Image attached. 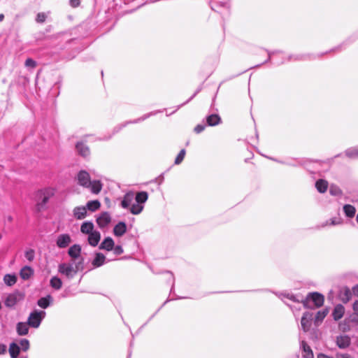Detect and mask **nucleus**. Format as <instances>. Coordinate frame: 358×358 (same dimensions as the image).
Segmentation results:
<instances>
[{
  "label": "nucleus",
  "mask_w": 358,
  "mask_h": 358,
  "mask_svg": "<svg viewBox=\"0 0 358 358\" xmlns=\"http://www.w3.org/2000/svg\"><path fill=\"white\" fill-rule=\"evenodd\" d=\"M281 299H287L294 302L302 303L305 308H310L308 303L310 301H312L315 306L317 308L322 306L324 303V296L317 292L310 293L306 299H303V298L299 299L298 296H294L292 294H282L280 295Z\"/></svg>",
  "instance_id": "1"
},
{
  "label": "nucleus",
  "mask_w": 358,
  "mask_h": 358,
  "mask_svg": "<svg viewBox=\"0 0 358 358\" xmlns=\"http://www.w3.org/2000/svg\"><path fill=\"white\" fill-rule=\"evenodd\" d=\"M77 180L80 185L90 189L94 194H98L101 190L102 185L100 181H91L90 174L86 171H80L77 175Z\"/></svg>",
  "instance_id": "2"
},
{
  "label": "nucleus",
  "mask_w": 358,
  "mask_h": 358,
  "mask_svg": "<svg viewBox=\"0 0 358 358\" xmlns=\"http://www.w3.org/2000/svg\"><path fill=\"white\" fill-rule=\"evenodd\" d=\"M84 268L82 260L80 262H71V263H62L58 266V271L65 275L67 278H72L78 271H82Z\"/></svg>",
  "instance_id": "3"
},
{
  "label": "nucleus",
  "mask_w": 358,
  "mask_h": 358,
  "mask_svg": "<svg viewBox=\"0 0 358 358\" xmlns=\"http://www.w3.org/2000/svg\"><path fill=\"white\" fill-rule=\"evenodd\" d=\"M55 189L48 187L38 192V201L37 203L38 210H41L45 207L48 200L55 194Z\"/></svg>",
  "instance_id": "4"
},
{
  "label": "nucleus",
  "mask_w": 358,
  "mask_h": 358,
  "mask_svg": "<svg viewBox=\"0 0 358 358\" xmlns=\"http://www.w3.org/2000/svg\"><path fill=\"white\" fill-rule=\"evenodd\" d=\"M45 315V312L43 310H34L31 312L27 320L29 326L36 329L39 327Z\"/></svg>",
  "instance_id": "5"
},
{
  "label": "nucleus",
  "mask_w": 358,
  "mask_h": 358,
  "mask_svg": "<svg viewBox=\"0 0 358 358\" xmlns=\"http://www.w3.org/2000/svg\"><path fill=\"white\" fill-rule=\"evenodd\" d=\"M81 246L78 244H74L71 246L68 250V255L71 258V262H76L82 260L84 266V258L81 256Z\"/></svg>",
  "instance_id": "6"
},
{
  "label": "nucleus",
  "mask_w": 358,
  "mask_h": 358,
  "mask_svg": "<svg viewBox=\"0 0 358 358\" xmlns=\"http://www.w3.org/2000/svg\"><path fill=\"white\" fill-rule=\"evenodd\" d=\"M24 295L20 292H15L9 294L5 300V306L9 308L14 307L18 302L24 299Z\"/></svg>",
  "instance_id": "7"
},
{
  "label": "nucleus",
  "mask_w": 358,
  "mask_h": 358,
  "mask_svg": "<svg viewBox=\"0 0 358 358\" xmlns=\"http://www.w3.org/2000/svg\"><path fill=\"white\" fill-rule=\"evenodd\" d=\"M313 319V314L310 312H306L303 313L301 320V325L303 331L307 332L309 331L311 326V320Z\"/></svg>",
  "instance_id": "8"
},
{
  "label": "nucleus",
  "mask_w": 358,
  "mask_h": 358,
  "mask_svg": "<svg viewBox=\"0 0 358 358\" xmlns=\"http://www.w3.org/2000/svg\"><path fill=\"white\" fill-rule=\"evenodd\" d=\"M110 222L111 217L108 212H103L96 217V223L100 228H104L107 227Z\"/></svg>",
  "instance_id": "9"
},
{
  "label": "nucleus",
  "mask_w": 358,
  "mask_h": 358,
  "mask_svg": "<svg viewBox=\"0 0 358 358\" xmlns=\"http://www.w3.org/2000/svg\"><path fill=\"white\" fill-rule=\"evenodd\" d=\"M78 153L83 157H88L90 155V148L83 141H79L76 145Z\"/></svg>",
  "instance_id": "10"
},
{
  "label": "nucleus",
  "mask_w": 358,
  "mask_h": 358,
  "mask_svg": "<svg viewBox=\"0 0 358 358\" xmlns=\"http://www.w3.org/2000/svg\"><path fill=\"white\" fill-rule=\"evenodd\" d=\"M87 214L85 206H77L73 210V215L77 220H83L86 217Z\"/></svg>",
  "instance_id": "11"
},
{
  "label": "nucleus",
  "mask_w": 358,
  "mask_h": 358,
  "mask_svg": "<svg viewBox=\"0 0 358 358\" xmlns=\"http://www.w3.org/2000/svg\"><path fill=\"white\" fill-rule=\"evenodd\" d=\"M71 242V239L69 234H61L57 238V245L60 248H64L67 247Z\"/></svg>",
  "instance_id": "12"
},
{
  "label": "nucleus",
  "mask_w": 358,
  "mask_h": 358,
  "mask_svg": "<svg viewBox=\"0 0 358 358\" xmlns=\"http://www.w3.org/2000/svg\"><path fill=\"white\" fill-rule=\"evenodd\" d=\"M101 239V234L99 231L94 230L90 234L88 235V243L90 245L95 247L98 245Z\"/></svg>",
  "instance_id": "13"
},
{
  "label": "nucleus",
  "mask_w": 358,
  "mask_h": 358,
  "mask_svg": "<svg viewBox=\"0 0 358 358\" xmlns=\"http://www.w3.org/2000/svg\"><path fill=\"white\" fill-rule=\"evenodd\" d=\"M352 292L348 287H344L340 291L339 299L344 303H348L352 298Z\"/></svg>",
  "instance_id": "14"
},
{
  "label": "nucleus",
  "mask_w": 358,
  "mask_h": 358,
  "mask_svg": "<svg viewBox=\"0 0 358 358\" xmlns=\"http://www.w3.org/2000/svg\"><path fill=\"white\" fill-rule=\"evenodd\" d=\"M134 199V194L132 192H129L124 194L123 199L121 202V206L123 208H128Z\"/></svg>",
  "instance_id": "15"
},
{
  "label": "nucleus",
  "mask_w": 358,
  "mask_h": 358,
  "mask_svg": "<svg viewBox=\"0 0 358 358\" xmlns=\"http://www.w3.org/2000/svg\"><path fill=\"white\" fill-rule=\"evenodd\" d=\"M336 344L340 348H346L350 344V338L346 335L338 336L336 338Z\"/></svg>",
  "instance_id": "16"
},
{
  "label": "nucleus",
  "mask_w": 358,
  "mask_h": 358,
  "mask_svg": "<svg viewBox=\"0 0 358 358\" xmlns=\"http://www.w3.org/2000/svg\"><path fill=\"white\" fill-rule=\"evenodd\" d=\"M127 231V225L124 222H120L113 229V233L116 236H122Z\"/></svg>",
  "instance_id": "17"
},
{
  "label": "nucleus",
  "mask_w": 358,
  "mask_h": 358,
  "mask_svg": "<svg viewBox=\"0 0 358 358\" xmlns=\"http://www.w3.org/2000/svg\"><path fill=\"white\" fill-rule=\"evenodd\" d=\"M301 348H302L303 350L302 357L303 358H313V352L306 341H301Z\"/></svg>",
  "instance_id": "18"
},
{
  "label": "nucleus",
  "mask_w": 358,
  "mask_h": 358,
  "mask_svg": "<svg viewBox=\"0 0 358 358\" xmlns=\"http://www.w3.org/2000/svg\"><path fill=\"white\" fill-rule=\"evenodd\" d=\"M34 275V270L29 266L22 267L20 271V278L24 280H28Z\"/></svg>",
  "instance_id": "19"
},
{
  "label": "nucleus",
  "mask_w": 358,
  "mask_h": 358,
  "mask_svg": "<svg viewBox=\"0 0 358 358\" xmlns=\"http://www.w3.org/2000/svg\"><path fill=\"white\" fill-rule=\"evenodd\" d=\"M114 241L110 237L106 238L101 245H99V249L106 250L107 251H110L114 248Z\"/></svg>",
  "instance_id": "20"
},
{
  "label": "nucleus",
  "mask_w": 358,
  "mask_h": 358,
  "mask_svg": "<svg viewBox=\"0 0 358 358\" xmlns=\"http://www.w3.org/2000/svg\"><path fill=\"white\" fill-rule=\"evenodd\" d=\"M94 224L92 222H84L80 226V231L84 234L89 235L94 231Z\"/></svg>",
  "instance_id": "21"
},
{
  "label": "nucleus",
  "mask_w": 358,
  "mask_h": 358,
  "mask_svg": "<svg viewBox=\"0 0 358 358\" xmlns=\"http://www.w3.org/2000/svg\"><path fill=\"white\" fill-rule=\"evenodd\" d=\"M345 308L343 305L338 304L336 306L333 311V317L335 320H340L344 315Z\"/></svg>",
  "instance_id": "22"
},
{
  "label": "nucleus",
  "mask_w": 358,
  "mask_h": 358,
  "mask_svg": "<svg viewBox=\"0 0 358 358\" xmlns=\"http://www.w3.org/2000/svg\"><path fill=\"white\" fill-rule=\"evenodd\" d=\"M29 324L25 322H18L17 324L16 330L20 336L27 335L29 332Z\"/></svg>",
  "instance_id": "23"
},
{
  "label": "nucleus",
  "mask_w": 358,
  "mask_h": 358,
  "mask_svg": "<svg viewBox=\"0 0 358 358\" xmlns=\"http://www.w3.org/2000/svg\"><path fill=\"white\" fill-rule=\"evenodd\" d=\"M8 351L11 358H17L20 352V348L17 343H11Z\"/></svg>",
  "instance_id": "24"
},
{
  "label": "nucleus",
  "mask_w": 358,
  "mask_h": 358,
  "mask_svg": "<svg viewBox=\"0 0 358 358\" xmlns=\"http://www.w3.org/2000/svg\"><path fill=\"white\" fill-rule=\"evenodd\" d=\"M106 257L102 253H96L92 264L95 267H99L104 264Z\"/></svg>",
  "instance_id": "25"
},
{
  "label": "nucleus",
  "mask_w": 358,
  "mask_h": 358,
  "mask_svg": "<svg viewBox=\"0 0 358 358\" xmlns=\"http://www.w3.org/2000/svg\"><path fill=\"white\" fill-rule=\"evenodd\" d=\"M3 282L8 286H13L17 282L15 274H6L3 277Z\"/></svg>",
  "instance_id": "26"
},
{
  "label": "nucleus",
  "mask_w": 358,
  "mask_h": 358,
  "mask_svg": "<svg viewBox=\"0 0 358 358\" xmlns=\"http://www.w3.org/2000/svg\"><path fill=\"white\" fill-rule=\"evenodd\" d=\"M315 187L319 192L324 193L327 189L328 182L324 180L320 179L315 182Z\"/></svg>",
  "instance_id": "27"
},
{
  "label": "nucleus",
  "mask_w": 358,
  "mask_h": 358,
  "mask_svg": "<svg viewBox=\"0 0 358 358\" xmlns=\"http://www.w3.org/2000/svg\"><path fill=\"white\" fill-rule=\"evenodd\" d=\"M101 206V203L98 200L90 201L87 203L86 208L87 210L90 211L94 212L98 210Z\"/></svg>",
  "instance_id": "28"
},
{
  "label": "nucleus",
  "mask_w": 358,
  "mask_h": 358,
  "mask_svg": "<svg viewBox=\"0 0 358 358\" xmlns=\"http://www.w3.org/2000/svg\"><path fill=\"white\" fill-rule=\"evenodd\" d=\"M221 119L218 115L213 114L207 117V123L209 126H215L218 124Z\"/></svg>",
  "instance_id": "29"
},
{
  "label": "nucleus",
  "mask_w": 358,
  "mask_h": 358,
  "mask_svg": "<svg viewBox=\"0 0 358 358\" xmlns=\"http://www.w3.org/2000/svg\"><path fill=\"white\" fill-rule=\"evenodd\" d=\"M345 155L350 159L358 158V146L347 149L345 152Z\"/></svg>",
  "instance_id": "30"
},
{
  "label": "nucleus",
  "mask_w": 358,
  "mask_h": 358,
  "mask_svg": "<svg viewBox=\"0 0 358 358\" xmlns=\"http://www.w3.org/2000/svg\"><path fill=\"white\" fill-rule=\"evenodd\" d=\"M50 286L55 289H60L62 286V282L60 278L57 276H54L50 279Z\"/></svg>",
  "instance_id": "31"
},
{
  "label": "nucleus",
  "mask_w": 358,
  "mask_h": 358,
  "mask_svg": "<svg viewBox=\"0 0 358 358\" xmlns=\"http://www.w3.org/2000/svg\"><path fill=\"white\" fill-rule=\"evenodd\" d=\"M51 299V296L48 295L46 297H42L38 299L37 304L42 308H47L50 305V301Z\"/></svg>",
  "instance_id": "32"
},
{
  "label": "nucleus",
  "mask_w": 358,
  "mask_h": 358,
  "mask_svg": "<svg viewBox=\"0 0 358 358\" xmlns=\"http://www.w3.org/2000/svg\"><path fill=\"white\" fill-rule=\"evenodd\" d=\"M148 198V194L146 192H141L136 194L135 199L136 203H138L142 205L144 203Z\"/></svg>",
  "instance_id": "33"
},
{
  "label": "nucleus",
  "mask_w": 358,
  "mask_h": 358,
  "mask_svg": "<svg viewBox=\"0 0 358 358\" xmlns=\"http://www.w3.org/2000/svg\"><path fill=\"white\" fill-rule=\"evenodd\" d=\"M343 211L347 217H354L356 210L355 208L350 204H346L343 206Z\"/></svg>",
  "instance_id": "34"
},
{
  "label": "nucleus",
  "mask_w": 358,
  "mask_h": 358,
  "mask_svg": "<svg viewBox=\"0 0 358 358\" xmlns=\"http://www.w3.org/2000/svg\"><path fill=\"white\" fill-rule=\"evenodd\" d=\"M327 310H320L317 313L315 317V324L318 325L327 315Z\"/></svg>",
  "instance_id": "35"
},
{
  "label": "nucleus",
  "mask_w": 358,
  "mask_h": 358,
  "mask_svg": "<svg viewBox=\"0 0 358 358\" xmlns=\"http://www.w3.org/2000/svg\"><path fill=\"white\" fill-rule=\"evenodd\" d=\"M143 209V205H141L138 203H134L130 207V212L133 215H138L142 212Z\"/></svg>",
  "instance_id": "36"
},
{
  "label": "nucleus",
  "mask_w": 358,
  "mask_h": 358,
  "mask_svg": "<svg viewBox=\"0 0 358 358\" xmlns=\"http://www.w3.org/2000/svg\"><path fill=\"white\" fill-rule=\"evenodd\" d=\"M329 192L331 195L334 196H339L342 194L341 189L335 185H331L330 187Z\"/></svg>",
  "instance_id": "37"
},
{
  "label": "nucleus",
  "mask_w": 358,
  "mask_h": 358,
  "mask_svg": "<svg viewBox=\"0 0 358 358\" xmlns=\"http://www.w3.org/2000/svg\"><path fill=\"white\" fill-rule=\"evenodd\" d=\"M20 344L22 350L24 352H26V351H27L29 350V341L27 339H26V338L21 339L20 341Z\"/></svg>",
  "instance_id": "38"
},
{
  "label": "nucleus",
  "mask_w": 358,
  "mask_h": 358,
  "mask_svg": "<svg viewBox=\"0 0 358 358\" xmlns=\"http://www.w3.org/2000/svg\"><path fill=\"white\" fill-rule=\"evenodd\" d=\"M185 155V150L184 149H182L180 151L179 154L176 157V158L175 159V164H180L182 162V161L183 160Z\"/></svg>",
  "instance_id": "39"
},
{
  "label": "nucleus",
  "mask_w": 358,
  "mask_h": 358,
  "mask_svg": "<svg viewBox=\"0 0 358 358\" xmlns=\"http://www.w3.org/2000/svg\"><path fill=\"white\" fill-rule=\"evenodd\" d=\"M24 256L27 260L32 262L35 257V252L34 250L29 249L25 252Z\"/></svg>",
  "instance_id": "40"
},
{
  "label": "nucleus",
  "mask_w": 358,
  "mask_h": 358,
  "mask_svg": "<svg viewBox=\"0 0 358 358\" xmlns=\"http://www.w3.org/2000/svg\"><path fill=\"white\" fill-rule=\"evenodd\" d=\"M25 66L26 67H28V68H31V69H34L36 66V62L31 59V58H28L26 61H25Z\"/></svg>",
  "instance_id": "41"
},
{
  "label": "nucleus",
  "mask_w": 358,
  "mask_h": 358,
  "mask_svg": "<svg viewBox=\"0 0 358 358\" xmlns=\"http://www.w3.org/2000/svg\"><path fill=\"white\" fill-rule=\"evenodd\" d=\"M46 17H47V15L45 13H38V15L36 16V20L38 23H43L45 21Z\"/></svg>",
  "instance_id": "42"
},
{
  "label": "nucleus",
  "mask_w": 358,
  "mask_h": 358,
  "mask_svg": "<svg viewBox=\"0 0 358 358\" xmlns=\"http://www.w3.org/2000/svg\"><path fill=\"white\" fill-rule=\"evenodd\" d=\"M342 223V219L341 217H333L330 220L331 225H338Z\"/></svg>",
  "instance_id": "43"
},
{
  "label": "nucleus",
  "mask_w": 358,
  "mask_h": 358,
  "mask_svg": "<svg viewBox=\"0 0 358 358\" xmlns=\"http://www.w3.org/2000/svg\"><path fill=\"white\" fill-rule=\"evenodd\" d=\"M113 250L116 255H120L123 253V249L120 245L114 246Z\"/></svg>",
  "instance_id": "44"
},
{
  "label": "nucleus",
  "mask_w": 358,
  "mask_h": 358,
  "mask_svg": "<svg viewBox=\"0 0 358 358\" xmlns=\"http://www.w3.org/2000/svg\"><path fill=\"white\" fill-rule=\"evenodd\" d=\"M205 129V125H203V124H198L194 128V131L197 134H199L201 133V131H203Z\"/></svg>",
  "instance_id": "45"
},
{
  "label": "nucleus",
  "mask_w": 358,
  "mask_h": 358,
  "mask_svg": "<svg viewBox=\"0 0 358 358\" xmlns=\"http://www.w3.org/2000/svg\"><path fill=\"white\" fill-rule=\"evenodd\" d=\"M6 345L3 343H0V355H3L6 353Z\"/></svg>",
  "instance_id": "46"
},
{
  "label": "nucleus",
  "mask_w": 358,
  "mask_h": 358,
  "mask_svg": "<svg viewBox=\"0 0 358 358\" xmlns=\"http://www.w3.org/2000/svg\"><path fill=\"white\" fill-rule=\"evenodd\" d=\"M70 3L72 6L76 7L80 4V0H70Z\"/></svg>",
  "instance_id": "47"
},
{
  "label": "nucleus",
  "mask_w": 358,
  "mask_h": 358,
  "mask_svg": "<svg viewBox=\"0 0 358 358\" xmlns=\"http://www.w3.org/2000/svg\"><path fill=\"white\" fill-rule=\"evenodd\" d=\"M353 310L356 313H358V300L355 301L353 303Z\"/></svg>",
  "instance_id": "48"
},
{
  "label": "nucleus",
  "mask_w": 358,
  "mask_h": 358,
  "mask_svg": "<svg viewBox=\"0 0 358 358\" xmlns=\"http://www.w3.org/2000/svg\"><path fill=\"white\" fill-rule=\"evenodd\" d=\"M352 293H353L355 295H356V296H358V285H357L354 286V287H352Z\"/></svg>",
  "instance_id": "49"
},
{
  "label": "nucleus",
  "mask_w": 358,
  "mask_h": 358,
  "mask_svg": "<svg viewBox=\"0 0 358 358\" xmlns=\"http://www.w3.org/2000/svg\"><path fill=\"white\" fill-rule=\"evenodd\" d=\"M317 358H333V357H329L328 355H326L323 353H320L317 355Z\"/></svg>",
  "instance_id": "50"
},
{
  "label": "nucleus",
  "mask_w": 358,
  "mask_h": 358,
  "mask_svg": "<svg viewBox=\"0 0 358 358\" xmlns=\"http://www.w3.org/2000/svg\"><path fill=\"white\" fill-rule=\"evenodd\" d=\"M4 18L3 14H0V22H1Z\"/></svg>",
  "instance_id": "51"
},
{
  "label": "nucleus",
  "mask_w": 358,
  "mask_h": 358,
  "mask_svg": "<svg viewBox=\"0 0 358 358\" xmlns=\"http://www.w3.org/2000/svg\"><path fill=\"white\" fill-rule=\"evenodd\" d=\"M8 221H10H10H12L13 218H12V217H11V216H9V217H8Z\"/></svg>",
  "instance_id": "52"
},
{
  "label": "nucleus",
  "mask_w": 358,
  "mask_h": 358,
  "mask_svg": "<svg viewBox=\"0 0 358 358\" xmlns=\"http://www.w3.org/2000/svg\"><path fill=\"white\" fill-rule=\"evenodd\" d=\"M20 358H28L27 356L25 357H20Z\"/></svg>",
  "instance_id": "53"
}]
</instances>
